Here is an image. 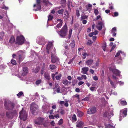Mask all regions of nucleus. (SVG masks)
<instances>
[{"label":"nucleus","instance_id":"obj_47","mask_svg":"<svg viewBox=\"0 0 128 128\" xmlns=\"http://www.w3.org/2000/svg\"><path fill=\"white\" fill-rule=\"evenodd\" d=\"M68 100H66L65 101V102H64V106L66 107L68 106Z\"/></svg>","mask_w":128,"mask_h":128},{"label":"nucleus","instance_id":"obj_20","mask_svg":"<svg viewBox=\"0 0 128 128\" xmlns=\"http://www.w3.org/2000/svg\"><path fill=\"white\" fill-rule=\"evenodd\" d=\"M102 22H99L96 26V27L99 30H101L102 28Z\"/></svg>","mask_w":128,"mask_h":128},{"label":"nucleus","instance_id":"obj_40","mask_svg":"<svg viewBox=\"0 0 128 128\" xmlns=\"http://www.w3.org/2000/svg\"><path fill=\"white\" fill-rule=\"evenodd\" d=\"M44 77L48 80L50 79V76L48 74H44Z\"/></svg>","mask_w":128,"mask_h":128},{"label":"nucleus","instance_id":"obj_19","mask_svg":"<svg viewBox=\"0 0 128 128\" xmlns=\"http://www.w3.org/2000/svg\"><path fill=\"white\" fill-rule=\"evenodd\" d=\"M89 68L88 67H84L82 68V72L83 74H86Z\"/></svg>","mask_w":128,"mask_h":128},{"label":"nucleus","instance_id":"obj_13","mask_svg":"<svg viewBox=\"0 0 128 128\" xmlns=\"http://www.w3.org/2000/svg\"><path fill=\"white\" fill-rule=\"evenodd\" d=\"M40 0H36V3L37 4H34V7L36 6L37 9L35 10V11H37L38 10H40L41 9V6L40 4Z\"/></svg>","mask_w":128,"mask_h":128},{"label":"nucleus","instance_id":"obj_41","mask_svg":"<svg viewBox=\"0 0 128 128\" xmlns=\"http://www.w3.org/2000/svg\"><path fill=\"white\" fill-rule=\"evenodd\" d=\"M78 115L80 116H82L83 115V113L82 112L79 111L78 112Z\"/></svg>","mask_w":128,"mask_h":128},{"label":"nucleus","instance_id":"obj_5","mask_svg":"<svg viewBox=\"0 0 128 128\" xmlns=\"http://www.w3.org/2000/svg\"><path fill=\"white\" fill-rule=\"evenodd\" d=\"M46 121L44 118H38L35 121V123L37 125L42 124L44 126H46L45 123Z\"/></svg>","mask_w":128,"mask_h":128},{"label":"nucleus","instance_id":"obj_59","mask_svg":"<svg viewBox=\"0 0 128 128\" xmlns=\"http://www.w3.org/2000/svg\"><path fill=\"white\" fill-rule=\"evenodd\" d=\"M81 20L82 22V24H86L87 22V20Z\"/></svg>","mask_w":128,"mask_h":128},{"label":"nucleus","instance_id":"obj_62","mask_svg":"<svg viewBox=\"0 0 128 128\" xmlns=\"http://www.w3.org/2000/svg\"><path fill=\"white\" fill-rule=\"evenodd\" d=\"M116 82H117V83H118V82H119V84L120 85H122L124 84V83L123 82H120V81L119 82L118 81V82L117 81Z\"/></svg>","mask_w":128,"mask_h":128},{"label":"nucleus","instance_id":"obj_1","mask_svg":"<svg viewBox=\"0 0 128 128\" xmlns=\"http://www.w3.org/2000/svg\"><path fill=\"white\" fill-rule=\"evenodd\" d=\"M67 26L66 24L63 26L60 31H56V32L62 38H65L67 34Z\"/></svg>","mask_w":128,"mask_h":128},{"label":"nucleus","instance_id":"obj_17","mask_svg":"<svg viewBox=\"0 0 128 128\" xmlns=\"http://www.w3.org/2000/svg\"><path fill=\"white\" fill-rule=\"evenodd\" d=\"M84 126V123L82 121H78L76 126L78 128H82Z\"/></svg>","mask_w":128,"mask_h":128},{"label":"nucleus","instance_id":"obj_54","mask_svg":"<svg viewBox=\"0 0 128 128\" xmlns=\"http://www.w3.org/2000/svg\"><path fill=\"white\" fill-rule=\"evenodd\" d=\"M94 13L96 15H97L98 13V10L97 9H95L94 10Z\"/></svg>","mask_w":128,"mask_h":128},{"label":"nucleus","instance_id":"obj_12","mask_svg":"<svg viewBox=\"0 0 128 128\" xmlns=\"http://www.w3.org/2000/svg\"><path fill=\"white\" fill-rule=\"evenodd\" d=\"M46 51L48 53H49L50 51V49L52 48L53 49V42H48V45L46 47Z\"/></svg>","mask_w":128,"mask_h":128},{"label":"nucleus","instance_id":"obj_23","mask_svg":"<svg viewBox=\"0 0 128 128\" xmlns=\"http://www.w3.org/2000/svg\"><path fill=\"white\" fill-rule=\"evenodd\" d=\"M79 96H80V95L78 94H76L75 95H73L72 96V97L73 98H77V99H78V102H79L80 100Z\"/></svg>","mask_w":128,"mask_h":128},{"label":"nucleus","instance_id":"obj_50","mask_svg":"<svg viewBox=\"0 0 128 128\" xmlns=\"http://www.w3.org/2000/svg\"><path fill=\"white\" fill-rule=\"evenodd\" d=\"M104 47L103 46H102V48L103 50L105 51V48L106 47V43H104Z\"/></svg>","mask_w":128,"mask_h":128},{"label":"nucleus","instance_id":"obj_3","mask_svg":"<svg viewBox=\"0 0 128 128\" xmlns=\"http://www.w3.org/2000/svg\"><path fill=\"white\" fill-rule=\"evenodd\" d=\"M30 110L34 115L36 114L38 111V106L34 103H32L30 105Z\"/></svg>","mask_w":128,"mask_h":128},{"label":"nucleus","instance_id":"obj_64","mask_svg":"<svg viewBox=\"0 0 128 128\" xmlns=\"http://www.w3.org/2000/svg\"><path fill=\"white\" fill-rule=\"evenodd\" d=\"M82 79L84 78V79L86 80V76L85 75H82Z\"/></svg>","mask_w":128,"mask_h":128},{"label":"nucleus","instance_id":"obj_38","mask_svg":"<svg viewBox=\"0 0 128 128\" xmlns=\"http://www.w3.org/2000/svg\"><path fill=\"white\" fill-rule=\"evenodd\" d=\"M22 71L24 72L25 73H27L28 72V70L27 68L26 67H24L23 68L22 70Z\"/></svg>","mask_w":128,"mask_h":128},{"label":"nucleus","instance_id":"obj_29","mask_svg":"<svg viewBox=\"0 0 128 128\" xmlns=\"http://www.w3.org/2000/svg\"><path fill=\"white\" fill-rule=\"evenodd\" d=\"M42 80L41 79L37 80L36 82V84L37 85H38L42 83Z\"/></svg>","mask_w":128,"mask_h":128},{"label":"nucleus","instance_id":"obj_7","mask_svg":"<svg viewBox=\"0 0 128 128\" xmlns=\"http://www.w3.org/2000/svg\"><path fill=\"white\" fill-rule=\"evenodd\" d=\"M36 42L39 44L43 45L45 44L44 39L43 37H38L37 39Z\"/></svg>","mask_w":128,"mask_h":128},{"label":"nucleus","instance_id":"obj_31","mask_svg":"<svg viewBox=\"0 0 128 128\" xmlns=\"http://www.w3.org/2000/svg\"><path fill=\"white\" fill-rule=\"evenodd\" d=\"M72 29L70 28L69 30V33L68 34V38L70 39L71 36L72 32Z\"/></svg>","mask_w":128,"mask_h":128},{"label":"nucleus","instance_id":"obj_34","mask_svg":"<svg viewBox=\"0 0 128 128\" xmlns=\"http://www.w3.org/2000/svg\"><path fill=\"white\" fill-rule=\"evenodd\" d=\"M110 83L113 87H114V88H116V84H114V83L112 81H111Z\"/></svg>","mask_w":128,"mask_h":128},{"label":"nucleus","instance_id":"obj_16","mask_svg":"<svg viewBox=\"0 0 128 128\" xmlns=\"http://www.w3.org/2000/svg\"><path fill=\"white\" fill-rule=\"evenodd\" d=\"M57 21L58 22H58H59V23L56 25V27H55V28L56 29H57L56 28H60L62 26V24L63 22L62 20L60 19L57 20Z\"/></svg>","mask_w":128,"mask_h":128},{"label":"nucleus","instance_id":"obj_58","mask_svg":"<svg viewBox=\"0 0 128 128\" xmlns=\"http://www.w3.org/2000/svg\"><path fill=\"white\" fill-rule=\"evenodd\" d=\"M92 86L94 87L96 86V83L95 82H92Z\"/></svg>","mask_w":128,"mask_h":128},{"label":"nucleus","instance_id":"obj_53","mask_svg":"<svg viewBox=\"0 0 128 128\" xmlns=\"http://www.w3.org/2000/svg\"><path fill=\"white\" fill-rule=\"evenodd\" d=\"M4 35V33L3 32H2L1 33V34H0V37L1 38H2L3 36Z\"/></svg>","mask_w":128,"mask_h":128},{"label":"nucleus","instance_id":"obj_32","mask_svg":"<svg viewBox=\"0 0 128 128\" xmlns=\"http://www.w3.org/2000/svg\"><path fill=\"white\" fill-rule=\"evenodd\" d=\"M76 120V116L75 114H74L72 117V120L73 122H75Z\"/></svg>","mask_w":128,"mask_h":128},{"label":"nucleus","instance_id":"obj_39","mask_svg":"<svg viewBox=\"0 0 128 128\" xmlns=\"http://www.w3.org/2000/svg\"><path fill=\"white\" fill-rule=\"evenodd\" d=\"M88 16H82L81 20H85V19H87Z\"/></svg>","mask_w":128,"mask_h":128},{"label":"nucleus","instance_id":"obj_61","mask_svg":"<svg viewBox=\"0 0 128 128\" xmlns=\"http://www.w3.org/2000/svg\"><path fill=\"white\" fill-rule=\"evenodd\" d=\"M43 98V100H44V101H46L47 100V99L43 95H42L41 96Z\"/></svg>","mask_w":128,"mask_h":128},{"label":"nucleus","instance_id":"obj_22","mask_svg":"<svg viewBox=\"0 0 128 128\" xmlns=\"http://www.w3.org/2000/svg\"><path fill=\"white\" fill-rule=\"evenodd\" d=\"M105 126V128H114L113 126L109 124H106Z\"/></svg>","mask_w":128,"mask_h":128},{"label":"nucleus","instance_id":"obj_9","mask_svg":"<svg viewBox=\"0 0 128 128\" xmlns=\"http://www.w3.org/2000/svg\"><path fill=\"white\" fill-rule=\"evenodd\" d=\"M16 39L17 42L19 44H22L24 43V37L22 36H18Z\"/></svg>","mask_w":128,"mask_h":128},{"label":"nucleus","instance_id":"obj_49","mask_svg":"<svg viewBox=\"0 0 128 128\" xmlns=\"http://www.w3.org/2000/svg\"><path fill=\"white\" fill-rule=\"evenodd\" d=\"M116 27L113 28L112 30H111V32H116Z\"/></svg>","mask_w":128,"mask_h":128},{"label":"nucleus","instance_id":"obj_57","mask_svg":"<svg viewBox=\"0 0 128 128\" xmlns=\"http://www.w3.org/2000/svg\"><path fill=\"white\" fill-rule=\"evenodd\" d=\"M59 103L60 104L61 106H62V105L64 104V101H60L59 102Z\"/></svg>","mask_w":128,"mask_h":128},{"label":"nucleus","instance_id":"obj_33","mask_svg":"<svg viewBox=\"0 0 128 128\" xmlns=\"http://www.w3.org/2000/svg\"><path fill=\"white\" fill-rule=\"evenodd\" d=\"M50 68L52 70H54L56 68V67L54 65H51L50 66Z\"/></svg>","mask_w":128,"mask_h":128},{"label":"nucleus","instance_id":"obj_36","mask_svg":"<svg viewBox=\"0 0 128 128\" xmlns=\"http://www.w3.org/2000/svg\"><path fill=\"white\" fill-rule=\"evenodd\" d=\"M11 62L12 64L16 65V61L14 60H12L11 61Z\"/></svg>","mask_w":128,"mask_h":128},{"label":"nucleus","instance_id":"obj_42","mask_svg":"<svg viewBox=\"0 0 128 128\" xmlns=\"http://www.w3.org/2000/svg\"><path fill=\"white\" fill-rule=\"evenodd\" d=\"M62 82L64 84L67 85L68 84V82L67 80H65L63 81Z\"/></svg>","mask_w":128,"mask_h":128},{"label":"nucleus","instance_id":"obj_60","mask_svg":"<svg viewBox=\"0 0 128 128\" xmlns=\"http://www.w3.org/2000/svg\"><path fill=\"white\" fill-rule=\"evenodd\" d=\"M112 78L114 80H116L118 79V78L116 76H114V75H112Z\"/></svg>","mask_w":128,"mask_h":128},{"label":"nucleus","instance_id":"obj_18","mask_svg":"<svg viewBox=\"0 0 128 128\" xmlns=\"http://www.w3.org/2000/svg\"><path fill=\"white\" fill-rule=\"evenodd\" d=\"M24 53L22 51H19L17 53V55L18 56L19 59L20 61H22V56L23 55Z\"/></svg>","mask_w":128,"mask_h":128},{"label":"nucleus","instance_id":"obj_2","mask_svg":"<svg viewBox=\"0 0 128 128\" xmlns=\"http://www.w3.org/2000/svg\"><path fill=\"white\" fill-rule=\"evenodd\" d=\"M27 118L26 113L23 108L22 110L20 112L19 118L20 119L25 121L26 120Z\"/></svg>","mask_w":128,"mask_h":128},{"label":"nucleus","instance_id":"obj_44","mask_svg":"<svg viewBox=\"0 0 128 128\" xmlns=\"http://www.w3.org/2000/svg\"><path fill=\"white\" fill-rule=\"evenodd\" d=\"M64 11V10L63 9H61V10H58V13L60 14H62Z\"/></svg>","mask_w":128,"mask_h":128},{"label":"nucleus","instance_id":"obj_55","mask_svg":"<svg viewBox=\"0 0 128 128\" xmlns=\"http://www.w3.org/2000/svg\"><path fill=\"white\" fill-rule=\"evenodd\" d=\"M23 94V92H20L19 93L17 94V96H21Z\"/></svg>","mask_w":128,"mask_h":128},{"label":"nucleus","instance_id":"obj_30","mask_svg":"<svg viewBox=\"0 0 128 128\" xmlns=\"http://www.w3.org/2000/svg\"><path fill=\"white\" fill-rule=\"evenodd\" d=\"M82 56H83V59H84L86 58V56L88 55L86 52H84L82 54Z\"/></svg>","mask_w":128,"mask_h":128},{"label":"nucleus","instance_id":"obj_45","mask_svg":"<svg viewBox=\"0 0 128 128\" xmlns=\"http://www.w3.org/2000/svg\"><path fill=\"white\" fill-rule=\"evenodd\" d=\"M61 76V75L60 74L59 75L57 76H56V79L57 80H60V77Z\"/></svg>","mask_w":128,"mask_h":128},{"label":"nucleus","instance_id":"obj_21","mask_svg":"<svg viewBox=\"0 0 128 128\" xmlns=\"http://www.w3.org/2000/svg\"><path fill=\"white\" fill-rule=\"evenodd\" d=\"M55 113V114H54V117H55L56 118H60V116H59V114H60L59 112V111L57 112H54Z\"/></svg>","mask_w":128,"mask_h":128},{"label":"nucleus","instance_id":"obj_35","mask_svg":"<svg viewBox=\"0 0 128 128\" xmlns=\"http://www.w3.org/2000/svg\"><path fill=\"white\" fill-rule=\"evenodd\" d=\"M54 110H51L50 111H48L46 112V113L48 114H51L53 113Z\"/></svg>","mask_w":128,"mask_h":128},{"label":"nucleus","instance_id":"obj_11","mask_svg":"<svg viewBox=\"0 0 128 128\" xmlns=\"http://www.w3.org/2000/svg\"><path fill=\"white\" fill-rule=\"evenodd\" d=\"M104 116L107 117L108 119H109L113 115V112L112 111L106 112L104 113Z\"/></svg>","mask_w":128,"mask_h":128},{"label":"nucleus","instance_id":"obj_43","mask_svg":"<svg viewBox=\"0 0 128 128\" xmlns=\"http://www.w3.org/2000/svg\"><path fill=\"white\" fill-rule=\"evenodd\" d=\"M121 104L123 105H125L127 103L126 101H121L120 102Z\"/></svg>","mask_w":128,"mask_h":128},{"label":"nucleus","instance_id":"obj_48","mask_svg":"<svg viewBox=\"0 0 128 128\" xmlns=\"http://www.w3.org/2000/svg\"><path fill=\"white\" fill-rule=\"evenodd\" d=\"M89 100V98L88 97H86V98H84L82 99V100L83 101H88Z\"/></svg>","mask_w":128,"mask_h":128},{"label":"nucleus","instance_id":"obj_37","mask_svg":"<svg viewBox=\"0 0 128 128\" xmlns=\"http://www.w3.org/2000/svg\"><path fill=\"white\" fill-rule=\"evenodd\" d=\"M120 52H121V51H119L115 55V56L116 57H118L119 56H120Z\"/></svg>","mask_w":128,"mask_h":128},{"label":"nucleus","instance_id":"obj_24","mask_svg":"<svg viewBox=\"0 0 128 128\" xmlns=\"http://www.w3.org/2000/svg\"><path fill=\"white\" fill-rule=\"evenodd\" d=\"M93 62V60H88L86 62V63L88 65L91 64Z\"/></svg>","mask_w":128,"mask_h":128},{"label":"nucleus","instance_id":"obj_4","mask_svg":"<svg viewBox=\"0 0 128 128\" xmlns=\"http://www.w3.org/2000/svg\"><path fill=\"white\" fill-rule=\"evenodd\" d=\"M110 71H112L114 74L116 76H119L120 72L116 69V67L114 66H111L109 68Z\"/></svg>","mask_w":128,"mask_h":128},{"label":"nucleus","instance_id":"obj_10","mask_svg":"<svg viewBox=\"0 0 128 128\" xmlns=\"http://www.w3.org/2000/svg\"><path fill=\"white\" fill-rule=\"evenodd\" d=\"M53 89L54 91V94H56V92L58 93H60L61 92L60 90L59 85L58 84H56L55 86L53 88Z\"/></svg>","mask_w":128,"mask_h":128},{"label":"nucleus","instance_id":"obj_26","mask_svg":"<svg viewBox=\"0 0 128 128\" xmlns=\"http://www.w3.org/2000/svg\"><path fill=\"white\" fill-rule=\"evenodd\" d=\"M70 46L72 48H74L75 46V42L74 40H72V42L70 44Z\"/></svg>","mask_w":128,"mask_h":128},{"label":"nucleus","instance_id":"obj_8","mask_svg":"<svg viewBox=\"0 0 128 128\" xmlns=\"http://www.w3.org/2000/svg\"><path fill=\"white\" fill-rule=\"evenodd\" d=\"M52 54V62L53 63H54L56 62H58L59 59L55 55L56 52H51Z\"/></svg>","mask_w":128,"mask_h":128},{"label":"nucleus","instance_id":"obj_51","mask_svg":"<svg viewBox=\"0 0 128 128\" xmlns=\"http://www.w3.org/2000/svg\"><path fill=\"white\" fill-rule=\"evenodd\" d=\"M90 89L92 92L94 91V90H96L95 89V88L93 86L90 87Z\"/></svg>","mask_w":128,"mask_h":128},{"label":"nucleus","instance_id":"obj_14","mask_svg":"<svg viewBox=\"0 0 128 128\" xmlns=\"http://www.w3.org/2000/svg\"><path fill=\"white\" fill-rule=\"evenodd\" d=\"M96 111V108L94 107H93L90 108L87 111V113L88 114L94 113Z\"/></svg>","mask_w":128,"mask_h":128},{"label":"nucleus","instance_id":"obj_63","mask_svg":"<svg viewBox=\"0 0 128 128\" xmlns=\"http://www.w3.org/2000/svg\"><path fill=\"white\" fill-rule=\"evenodd\" d=\"M93 43L92 41L91 40H88V42L87 43L88 44L90 45L92 44Z\"/></svg>","mask_w":128,"mask_h":128},{"label":"nucleus","instance_id":"obj_46","mask_svg":"<svg viewBox=\"0 0 128 128\" xmlns=\"http://www.w3.org/2000/svg\"><path fill=\"white\" fill-rule=\"evenodd\" d=\"M63 123V120L62 119H61L58 122V124L59 125H61Z\"/></svg>","mask_w":128,"mask_h":128},{"label":"nucleus","instance_id":"obj_28","mask_svg":"<svg viewBox=\"0 0 128 128\" xmlns=\"http://www.w3.org/2000/svg\"><path fill=\"white\" fill-rule=\"evenodd\" d=\"M120 59H122V58H123L125 56V54L123 52L121 51L120 52Z\"/></svg>","mask_w":128,"mask_h":128},{"label":"nucleus","instance_id":"obj_25","mask_svg":"<svg viewBox=\"0 0 128 128\" xmlns=\"http://www.w3.org/2000/svg\"><path fill=\"white\" fill-rule=\"evenodd\" d=\"M15 38L14 36H12L11 37L10 40V42L11 44L15 42Z\"/></svg>","mask_w":128,"mask_h":128},{"label":"nucleus","instance_id":"obj_6","mask_svg":"<svg viewBox=\"0 0 128 128\" xmlns=\"http://www.w3.org/2000/svg\"><path fill=\"white\" fill-rule=\"evenodd\" d=\"M127 108H126L123 110H122L120 111V116H119L120 121L122 118L125 116L126 115Z\"/></svg>","mask_w":128,"mask_h":128},{"label":"nucleus","instance_id":"obj_56","mask_svg":"<svg viewBox=\"0 0 128 128\" xmlns=\"http://www.w3.org/2000/svg\"><path fill=\"white\" fill-rule=\"evenodd\" d=\"M48 116L50 119H54V116L53 115H49Z\"/></svg>","mask_w":128,"mask_h":128},{"label":"nucleus","instance_id":"obj_52","mask_svg":"<svg viewBox=\"0 0 128 128\" xmlns=\"http://www.w3.org/2000/svg\"><path fill=\"white\" fill-rule=\"evenodd\" d=\"M48 20H51L52 18V16L50 15H49L48 16Z\"/></svg>","mask_w":128,"mask_h":128},{"label":"nucleus","instance_id":"obj_15","mask_svg":"<svg viewBox=\"0 0 128 128\" xmlns=\"http://www.w3.org/2000/svg\"><path fill=\"white\" fill-rule=\"evenodd\" d=\"M50 107V106L48 104H44L42 106V110L44 112L48 110Z\"/></svg>","mask_w":128,"mask_h":128},{"label":"nucleus","instance_id":"obj_27","mask_svg":"<svg viewBox=\"0 0 128 128\" xmlns=\"http://www.w3.org/2000/svg\"><path fill=\"white\" fill-rule=\"evenodd\" d=\"M68 12L67 11H66L64 12V17L66 18H68Z\"/></svg>","mask_w":128,"mask_h":128}]
</instances>
